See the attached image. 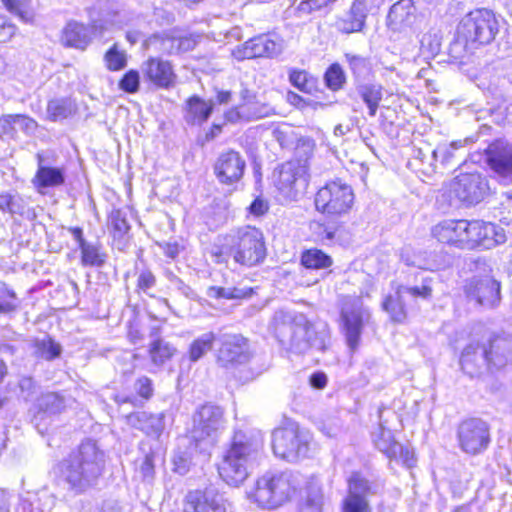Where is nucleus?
<instances>
[{"instance_id":"14","label":"nucleus","mask_w":512,"mask_h":512,"mask_svg":"<svg viewBox=\"0 0 512 512\" xmlns=\"http://www.w3.org/2000/svg\"><path fill=\"white\" fill-rule=\"evenodd\" d=\"M343 329L350 349L358 347L362 328L370 319V311L359 299L346 302L341 312Z\"/></svg>"},{"instance_id":"3","label":"nucleus","mask_w":512,"mask_h":512,"mask_svg":"<svg viewBox=\"0 0 512 512\" xmlns=\"http://www.w3.org/2000/svg\"><path fill=\"white\" fill-rule=\"evenodd\" d=\"M298 492L297 479L291 473L267 472L246 491L247 498L258 507L276 510L290 502Z\"/></svg>"},{"instance_id":"13","label":"nucleus","mask_w":512,"mask_h":512,"mask_svg":"<svg viewBox=\"0 0 512 512\" xmlns=\"http://www.w3.org/2000/svg\"><path fill=\"white\" fill-rule=\"evenodd\" d=\"M458 440L461 449L471 455L483 452L490 442L489 427L478 418L463 421L458 429Z\"/></svg>"},{"instance_id":"57","label":"nucleus","mask_w":512,"mask_h":512,"mask_svg":"<svg viewBox=\"0 0 512 512\" xmlns=\"http://www.w3.org/2000/svg\"><path fill=\"white\" fill-rule=\"evenodd\" d=\"M119 87L127 93H135L139 88V73L136 70L128 71L120 80Z\"/></svg>"},{"instance_id":"21","label":"nucleus","mask_w":512,"mask_h":512,"mask_svg":"<svg viewBox=\"0 0 512 512\" xmlns=\"http://www.w3.org/2000/svg\"><path fill=\"white\" fill-rule=\"evenodd\" d=\"M422 16L417 13L413 0H399L388 13L387 23L393 31H417L420 29Z\"/></svg>"},{"instance_id":"39","label":"nucleus","mask_w":512,"mask_h":512,"mask_svg":"<svg viewBox=\"0 0 512 512\" xmlns=\"http://www.w3.org/2000/svg\"><path fill=\"white\" fill-rule=\"evenodd\" d=\"M270 114L268 106H261V110H248V106L238 105L225 113V118L229 122L250 121L260 119Z\"/></svg>"},{"instance_id":"32","label":"nucleus","mask_w":512,"mask_h":512,"mask_svg":"<svg viewBox=\"0 0 512 512\" xmlns=\"http://www.w3.org/2000/svg\"><path fill=\"white\" fill-rule=\"evenodd\" d=\"M0 210L27 219H31L35 216L34 211L29 207L28 202L23 197L8 192L0 193Z\"/></svg>"},{"instance_id":"24","label":"nucleus","mask_w":512,"mask_h":512,"mask_svg":"<svg viewBox=\"0 0 512 512\" xmlns=\"http://www.w3.org/2000/svg\"><path fill=\"white\" fill-rule=\"evenodd\" d=\"M465 291L470 300L483 307L492 308L500 301V284L489 276L470 279Z\"/></svg>"},{"instance_id":"9","label":"nucleus","mask_w":512,"mask_h":512,"mask_svg":"<svg viewBox=\"0 0 512 512\" xmlns=\"http://www.w3.org/2000/svg\"><path fill=\"white\" fill-rule=\"evenodd\" d=\"M310 442V434L300 430L294 424L277 428L272 434V448L275 456L289 462L306 457Z\"/></svg>"},{"instance_id":"64","label":"nucleus","mask_w":512,"mask_h":512,"mask_svg":"<svg viewBox=\"0 0 512 512\" xmlns=\"http://www.w3.org/2000/svg\"><path fill=\"white\" fill-rule=\"evenodd\" d=\"M307 76V72L304 70H291L289 73V80L294 87L301 91H307Z\"/></svg>"},{"instance_id":"33","label":"nucleus","mask_w":512,"mask_h":512,"mask_svg":"<svg viewBox=\"0 0 512 512\" xmlns=\"http://www.w3.org/2000/svg\"><path fill=\"white\" fill-rule=\"evenodd\" d=\"M126 418L130 426L143 431L147 435H159L163 429L162 418L146 412L130 413Z\"/></svg>"},{"instance_id":"15","label":"nucleus","mask_w":512,"mask_h":512,"mask_svg":"<svg viewBox=\"0 0 512 512\" xmlns=\"http://www.w3.org/2000/svg\"><path fill=\"white\" fill-rule=\"evenodd\" d=\"M472 220L448 219L437 223L432 228V236L441 243L461 249H471Z\"/></svg>"},{"instance_id":"47","label":"nucleus","mask_w":512,"mask_h":512,"mask_svg":"<svg viewBox=\"0 0 512 512\" xmlns=\"http://www.w3.org/2000/svg\"><path fill=\"white\" fill-rule=\"evenodd\" d=\"M81 262L83 266H97L100 267L104 263V256L99 252L96 245L82 241L81 246Z\"/></svg>"},{"instance_id":"6","label":"nucleus","mask_w":512,"mask_h":512,"mask_svg":"<svg viewBox=\"0 0 512 512\" xmlns=\"http://www.w3.org/2000/svg\"><path fill=\"white\" fill-rule=\"evenodd\" d=\"M230 253L236 263L252 267L261 263L266 256L262 232L251 226H244L229 235Z\"/></svg>"},{"instance_id":"55","label":"nucleus","mask_w":512,"mask_h":512,"mask_svg":"<svg viewBox=\"0 0 512 512\" xmlns=\"http://www.w3.org/2000/svg\"><path fill=\"white\" fill-rule=\"evenodd\" d=\"M39 406L44 410V413L56 414L60 412L63 407V399L56 393H48L42 396Z\"/></svg>"},{"instance_id":"50","label":"nucleus","mask_w":512,"mask_h":512,"mask_svg":"<svg viewBox=\"0 0 512 512\" xmlns=\"http://www.w3.org/2000/svg\"><path fill=\"white\" fill-rule=\"evenodd\" d=\"M345 59L349 64V68L356 78H366L370 72L369 61L358 55L346 53Z\"/></svg>"},{"instance_id":"35","label":"nucleus","mask_w":512,"mask_h":512,"mask_svg":"<svg viewBox=\"0 0 512 512\" xmlns=\"http://www.w3.org/2000/svg\"><path fill=\"white\" fill-rule=\"evenodd\" d=\"M187 117L193 123L201 124L209 118L212 113L214 103L205 101L198 96H192L187 101Z\"/></svg>"},{"instance_id":"8","label":"nucleus","mask_w":512,"mask_h":512,"mask_svg":"<svg viewBox=\"0 0 512 512\" xmlns=\"http://www.w3.org/2000/svg\"><path fill=\"white\" fill-rule=\"evenodd\" d=\"M353 203L352 187L340 179L327 182L314 198L316 210L327 216L345 215L351 210Z\"/></svg>"},{"instance_id":"59","label":"nucleus","mask_w":512,"mask_h":512,"mask_svg":"<svg viewBox=\"0 0 512 512\" xmlns=\"http://www.w3.org/2000/svg\"><path fill=\"white\" fill-rule=\"evenodd\" d=\"M155 284L156 278L150 270L144 269L139 272L137 278V287L139 290L143 291L144 293H148V291L153 288Z\"/></svg>"},{"instance_id":"7","label":"nucleus","mask_w":512,"mask_h":512,"mask_svg":"<svg viewBox=\"0 0 512 512\" xmlns=\"http://www.w3.org/2000/svg\"><path fill=\"white\" fill-rule=\"evenodd\" d=\"M502 18L486 8L475 9L466 14L459 26L458 33L466 42L487 45L499 33Z\"/></svg>"},{"instance_id":"10","label":"nucleus","mask_w":512,"mask_h":512,"mask_svg":"<svg viewBox=\"0 0 512 512\" xmlns=\"http://www.w3.org/2000/svg\"><path fill=\"white\" fill-rule=\"evenodd\" d=\"M225 428L223 410L219 406L206 404L193 415L191 438L198 445L213 446Z\"/></svg>"},{"instance_id":"16","label":"nucleus","mask_w":512,"mask_h":512,"mask_svg":"<svg viewBox=\"0 0 512 512\" xmlns=\"http://www.w3.org/2000/svg\"><path fill=\"white\" fill-rule=\"evenodd\" d=\"M372 441L375 447L390 460L399 462L407 468L415 465L414 452L397 442L391 429L386 428L382 422L372 432Z\"/></svg>"},{"instance_id":"40","label":"nucleus","mask_w":512,"mask_h":512,"mask_svg":"<svg viewBox=\"0 0 512 512\" xmlns=\"http://www.w3.org/2000/svg\"><path fill=\"white\" fill-rule=\"evenodd\" d=\"M62 347L52 338L45 336L33 343V353L36 357L51 361L60 356Z\"/></svg>"},{"instance_id":"29","label":"nucleus","mask_w":512,"mask_h":512,"mask_svg":"<svg viewBox=\"0 0 512 512\" xmlns=\"http://www.w3.org/2000/svg\"><path fill=\"white\" fill-rule=\"evenodd\" d=\"M367 12V0H355L349 14L337 20V30L346 34L360 32L365 25Z\"/></svg>"},{"instance_id":"11","label":"nucleus","mask_w":512,"mask_h":512,"mask_svg":"<svg viewBox=\"0 0 512 512\" xmlns=\"http://www.w3.org/2000/svg\"><path fill=\"white\" fill-rule=\"evenodd\" d=\"M274 183L283 201H296L308 186L307 167L299 161H288L280 166Z\"/></svg>"},{"instance_id":"27","label":"nucleus","mask_w":512,"mask_h":512,"mask_svg":"<svg viewBox=\"0 0 512 512\" xmlns=\"http://www.w3.org/2000/svg\"><path fill=\"white\" fill-rule=\"evenodd\" d=\"M142 72L144 77L157 87L170 88L175 85L177 76L169 61L149 58L143 63Z\"/></svg>"},{"instance_id":"54","label":"nucleus","mask_w":512,"mask_h":512,"mask_svg":"<svg viewBox=\"0 0 512 512\" xmlns=\"http://www.w3.org/2000/svg\"><path fill=\"white\" fill-rule=\"evenodd\" d=\"M155 460L156 454L154 452H149L140 461L138 465V472L140 473L143 481H153L155 476Z\"/></svg>"},{"instance_id":"49","label":"nucleus","mask_w":512,"mask_h":512,"mask_svg":"<svg viewBox=\"0 0 512 512\" xmlns=\"http://www.w3.org/2000/svg\"><path fill=\"white\" fill-rule=\"evenodd\" d=\"M432 294V288L427 280H424L422 286H404L399 285L397 287V295L399 297H412V298H422V299H428L431 297Z\"/></svg>"},{"instance_id":"63","label":"nucleus","mask_w":512,"mask_h":512,"mask_svg":"<svg viewBox=\"0 0 512 512\" xmlns=\"http://www.w3.org/2000/svg\"><path fill=\"white\" fill-rule=\"evenodd\" d=\"M190 463V458L185 452H177L173 456L174 471L181 475L188 472Z\"/></svg>"},{"instance_id":"60","label":"nucleus","mask_w":512,"mask_h":512,"mask_svg":"<svg viewBox=\"0 0 512 512\" xmlns=\"http://www.w3.org/2000/svg\"><path fill=\"white\" fill-rule=\"evenodd\" d=\"M314 233L316 234V240L323 243L329 244L333 242L335 238V230L331 227H327L320 223L313 224Z\"/></svg>"},{"instance_id":"51","label":"nucleus","mask_w":512,"mask_h":512,"mask_svg":"<svg viewBox=\"0 0 512 512\" xmlns=\"http://www.w3.org/2000/svg\"><path fill=\"white\" fill-rule=\"evenodd\" d=\"M252 292L251 289L244 290L239 288H224L212 286L208 289L207 295L211 298L240 299L247 297Z\"/></svg>"},{"instance_id":"23","label":"nucleus","mask_w":512,"mask_h":512,"mask_svg":"<svg viewBox=\"0 0 512 512\" xmlns=\"http://www.w3.org/2000/svg\"><path fill=\"white\" fill-rule=\"evenodd\" d=\"M470 235L471 249H492L507 240L503 227L482 220H472Z\"/></svg>"},{"instance_id":"48","label":"nucleus","mask_w":512,"mask_h":512,"mask_svg":"<svg viewBox=\"0 0 512 512\" xmlns=\"http://www.w3.org/2000/svg\"><path fill=\"white\" fill-rule=\"evenodd\" d=\"M323 495L319 487L312 486L306 499L300 505L299 512H323Z\"/></svg>"},{"instance_id":"38","label":"nucleus","mask_w":512,"mask_h":512,"mask_svg":"<svg viewBox=\"0 0 512 512\" xmlns=\"http://www.w3.org/2000/svg\"><path fill=\"white\" fill-rule=\"evenodd\" d=\"M358 93L363 102L367 105L369 115L374 117L377 113L379 103L382 100V86L376 84H365L358 88Z\"/></svg>"},{"instance_id":"41","label":"nucleus","mask_w":512,"mask_h":512,"mask_svg":"<svg viewBox=\"0 0 512 512\" xmlns=\"http://www.w3.org/2000/svg\"><path fill=\"white\" fill-rule=\"evenodd\" d=\"M301 263L308 269H325L332 265V259L319 249H309L302 253Z\"/></svg>"},{"instance_id":"37","label":"nucleus","mask_w":512,"mask_h":512,"mask_svg":"<svg viewBox=\"0 0 512 512\" xmlns=\"http://www.w3.org/2000/svg\"><path fill=\"white\" fill-rule=\"evenodd\" d=\"M76 110L69 98L52 99L47 104V117L51 121H59L71 116Z\"/></svg>"},{"instance_id":"2","label":"nucleus","mask_w":512,"mask_h":512,"mask_svg":"<svg viewBox=\"0 0 512 512\" xmlns=\"http://www.w3.org/2000/svg\"><path fill=\"white\" fill-rule=\"evenodd\" d=\"M104 467V453L92 440L81 443L61 464V475L72 490L79 493L92 486Z\"/></svg>"},{"instance_id":"58","label":"nucleus","mask_w":512,"mask_h":512,"mask_svg":"<svg viewBox=\"0 0 512 512\" xmlns=\"http://www.w3.org/2000/svg\"><path fill=\"white\" fill-rule=\"evenodd\" d=\"M337 0H302L297 6V10L302 13H311L328 6Z\"/></svg>"},{"instance_id":"26","label":"nucleus","mask_w":512,"mask_h":512,"mask_svg":"<svg viewBox=\"0 0 512 512\" xmlns=\"http://www.w3.org/2000/svg\"><path fill=\"white\" fill-rule=\"evenodd\" d=\"M248 345L240 335H226L218 352V362L224 366L241 364L248 360Z\"/></svg>"},{"instance_id":"34","label":"nucleus","mask_w":512,"mask_h":512,"mask_svg":"<svg viewBox=\"0 0 512 512\" xmlns=\"http://www.w3.org/2000/svg\"><path fill=\"white\" fill-rule=\"evenodd\" d=\"M401 259L406 265L423 270L434 271L442 267L438 256L427 251H418L411 254L410 251L406 250L401 254Z\"/></svg>"},{"instance_id":"36","label":"nucleus","mask_w":512,"mask_h":512,"mask_svg":"<svg viewBox=\"0 0 512 512\" xmlns=\"http://www.w3.org/2000/svg\"><path fill=\"white\" fill-rule=\"evenodd\" d=\"M216 335L213 332H207L195 338L188 348V358L191 362H197L212 350Z\"/></svg>"},{"instance_id":"22","label":"nucleus","mask_w":512,"mask_h":512,"mask_svg":"<svg viewBox=\"0 0 512 512\" xmlns=\"http://www.w3.org/2000/svg\"><path fill=\"white\" fill-rule=\"evenodd\" d=\"M184 512H227V500L213 489L188 492L184 500Z\"/></svg>"},{"instance_id":"61","label":"nucleus","mask_w":512,"mask_h":512,"mask_svg":"<svg viewBox=\"0 0 512 512\" xmlns=\"http://www.w3.org/2000/svg\"><path fill=\"white\" fill-rule=\"evenodd\" d=\"M15 117V125H16V132L22 131L26 134H31L37 129V122L25 115H14Z\"/></svg>"},{"instance_id":"30","label":"nucleus","mask_w":512,"mask_h":512,"mask_svg":"<svg viewBox=\"0 0 512 512\" xmlns=\"http://www.w3.org/2000/svg\"><path fill=\"white\" fill-rule=\"evenodd\" d=\"M38 169L33 179L34 186L41 190L43 188L57 187L64 183V170L57 167L44 165V158L41 153L36 155Z\"/></svg>"},{"instance_id":"44","label":"nucleus","mask_w":512,"mask_h":512,"mask_svg":"<svg viewBox=\"0 0 512 512\" xmlns=\"http://www.w3.org/2000/svg\"><path fill=\"white\" fill-rule=\"evenodd\" d=\"M463 141H453L449 144H439L433 150H428L427 155L430 159L440 162L442 165H447L454 157V152L463 147Z\"/></svg>"},{"instance_id":"20","label":"nucleus","mask_w":512,"mask_h":512,"mask_svg":"<svg viewBox=\"0 0 512 512\" xmlns=\"http://www.w3.org/2000/svg\"><path fill=\"white\" fill-rule=\"evenodd\" d=\"M479 337L472 339L463 349L460 365L462 370L471 377L489 370L487 345L483 341L482 330L477 334Z\"/></svg>"},{"instance_id":"28","label":"nucleus","mask_w":512,"mask_h":512,"mask_svg":"<svg viewBox=\"0 0 512 512\" xmlns=\"http://www.w3.org/2000/svg\"><path fill=\"white\" fill-rule=\"evenodd\" d=\"M486 345L489 371L505 367L511 358V340L507 337L495 336L489 339Z\"/></svg>"},{"instance_id":"62","label":"nucleus","mask_w":512,"mask_h":512,"mask_svg":"<svg viewBox=\"0 0 512 512\" xmlns=\"http://www.w3.org/2000/svg\"><path fill=\"white\" fill-rule=\"evenodd\" d=\"M17 27L7 20L5 16L0 15V43L10 41L16 34Z\"/></svg>"},{"instance_id":"17","label":"nucleus","mask_w":512,"mask_h":512,"mask_svg":"<svg viewBox=\"0 0 512 512\" xmlns=\"http://www.w3.org/2000/svg\"><path fill=\"white\" fill-rule=\"evenodd\" d=\"M284 49L283 40L272 35H259L232 50L235 59L241 61L257 57H276Z\"/></svg>"},{"instance_id":"43","label":"nucleus","mask_w":512,"mask_h":512,"mask_svg":"<svg viewBox=\"0 0 512 512\" xmlns=\"http://www.w3.org/2000/svg\"><path fill=\"white\" fill-rule=\"evenodd\" d=\"M405 297H399L397 295V291L395 292V296L389 295L385 298L382 303L383 309L389 313L391 319L394 322H403L406 318L405 311Z\"/></svg>"},{"instance_id":"25","label":"nucleus","mask_w":512,"mask_h":512,"mask_svg":"<svg viewBox=\"0 0 512 512\" xmlns=\"http://www.w3.org/2000/svg\"><path fill=\"white\" fill-rule=\"evenodd\" d=\"M245 167L246 162L239 152L227 150L218 156L214 173L220 183L231 185L242 178Z\"/></svg>"},{"instance_id":"45","label":"nucleus","mask_w":512,"mask_h":512,"mask_svg":"<svg viewBox=\"0 0 512 512\" xmlns=\"http://www.w3.org/2000/svg\"><path fill=\"white\" fill-rule=\"evenodd\" d=\"M109 222L114 238H121L130 230L127 214L121 209H114L109 215Z\"/></svg>"},{"instance_id":"31","label":"nucleus","mask_w":512,"mask_h":512,"mask_svg":"<svg viewBox=\"0 0 512 512\" xmlns=\"http://www.w3.org/2000/svg\"><path fill=\"white\" fill-rule=\"evenodd\" d=\"M62 41L67 46L83 50L91 41L90 28L77 21H70L63 30Z\"/></svg>"},{"instance_id":"53","label":"nucleus","mask_w":512,"mask_h":512,"mask_svg":"<svg viewBox=\"0 0 512 512\" xmlns=\"http://www.w3.org/2000/svg\"><path fill=\"white\" fill-rule=\"evenodd\" d=\"M325 81L327 86L332 90H338L343 86L345 75L339 64L334 63L327 69Z\"/></svg>"},{"instance_id":"56","label":"nucleus","mask_w":512,"mask_h":512,"mask_svg":"<svg viewBox=\"0 0 512 512\" xmlns=\"http://www.w3.org/2000/svg\"><path fill=\"white\" fill-rule=\"evenodd\" d=\"M17 307L15 293L6 286L0 288V313H8Z\"/></svg>"},{"instance_id":"18","label":"nucleus","mask_w":512,"mask_h":512,"mask_svg":"<svg viewBox=\"0 0 512 512\" xmlns=\"http://www.w3.org/2000/svg\"><path fill=\"white\" fill-rule=\"evenodd\" d=\"M196 40L178 30L165 31L154 34L146 40V46L150 49L165 53L177 54L192 50Z\"/></svg>"},{"instance_id":"42","label":"nucleus","mask_w":512,"mask_h":512,"mask_svg":"<svg viewBox=\"0 0 512 512\" xmlns=\"http://www.w3.org/2000/svg\"><path fill=\"white\" fill-rule=\"evenodd\" d=\"M175 352L176 348L162 339L152 342L149 348L151 361L157 366L163 365Z\"/></svg>"},{"instance_id":"1","label":"nucleus","mask_w":512,"mask_h":512,"mask_svg":"<svg viewBox=\"0 0 512 512\" xmlns=\"http://www.w3.org/2000/svg\"><path fill=\"white\" fill-rule=\"evenodd\" d=\"M262 441L242 431L234 434L218 466L220 477L230 486L242 484L261 457Z\"/></svg>"},{"instance_id":"52","label":"nucleus","mask_w":512,"mask_h":512,"mask_svg":"<svg viewBox=\"0 0 512 512\" xmlns=\"http://www.w3.org/2000/svg\"><path fill=\"white\" fill-rule=\"evenodd\" d=\"M106 66L111 71H118L123 69L127 64L126 53L119 51L117 46L111 47L105 54Z\"/></svg>"},{"instance_id":"4","label":"nucleus","mask_w":512,"mask_h":512,"mask_svg":"<svg viewBox=\"0 0 512 512\" xmlns=\"http://www.w3.org/2000/svg\"><path fill=\"white\" fill-rule=\"evenodd\" d=\"M285 320L276 326V336L286 348L303 353L309 348L324 350L329 342L330 333L327 325L316 327L310 324L304 316L293 319L285 316Z\"/></svg>"},{"instance_id":"12","label":"nucleus","mask_w":512,"mask_h":512,"mask_svg":"<svg viewBox=\"0 0 512 512\" xmlns=\"http://www.w3.org/2000/svg\"><path fill=\"white\" fill-rule=\"evenodd\" d=\"M485 161L499 183H512V143L503 139L493 141L485 149Z\"/></svg>"},{"instance_id":"46","label":"nucleus","mask_w":512,"mask_h":512,"mask_svg":"<svg viewBox=\"0 0 512 512\" xmlns=\"http://www.w3.org/2000/svg\"><path fill=\"white\" fill-rule=\"evenodd\" d=\"M3 6L16 15L24 23H33L35 14L24 2L20 0H2Z\"/></svg>"},{"instance_id":"19","label":"nucleus","mask_w":512,"mask_h":512,"mask_svg":"<svg viewBox=\"0 0 512 512\" xmlns=\"http://www.w3.org/2000/svg\"><path fill=\"white\" fill-rule=\"evenodd\" d=\"M372 486L359 473H353L348 479V494L342 502V512H370L367 496L373 494Z\"/></svg>"},{"instance_id":"5","label":"nucleus","mask_w":512,"mask_h":512,"mask_svg":"<svg viewBox=\"0 0 512 512\" xmlns=\"http://www.w3.org/2000/svg\"><path fill=\"white\" fill-rule=\"evenodd\" d=\"M488 192L489 185L485 176L478 172H465L443 186L441 197L445 198L450 206H471L480 203Z\"/></svg>"}]
</instances>
